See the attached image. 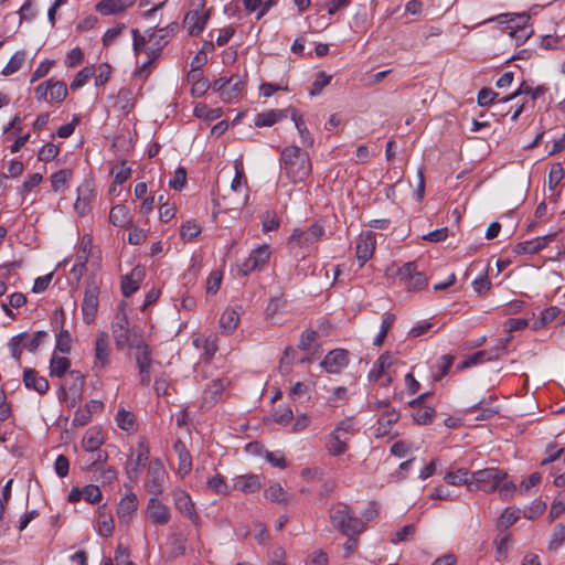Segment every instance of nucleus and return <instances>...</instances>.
<instances>
[{
	"label": "nucleus",
	"mask_w": 565,
	"mask_h": 565,
	"mask_svg": "<svg viewBox=\"0 0 565 565\" xmlns=\"http://www.w3.org/2000/svg\"><path fill=\"white\" fill-rule=\"evenodd\" d=\"M279 164L281 172L295 184L303 182L312 172L309 153L295 145L280 150Z\"/></svg>",
	"instance_id": "f257e3e1"
},
{
	"label": "nucleus",
	"mask_w": 565,
	"mask_h": 565,
	"mask_svg": "<svg viewBox=\"0 0 565 565\" xmlns=\"http://www.w3.org/2000/svg\"><path fill=\"white\" fill-rule=\"evenodd\" d=\"M329 519L333 529L345 536L360 535L365 530L363 520L355 516L353 510L343 502L331 507Z\"/></svg>",
	"instance_id": "f03ea898"
},
{
	"label": "nucleus",
	"mask_w": 565,
	"mask_h": 565,
	"mask_svg": "<svg viewBox=\"0 0 565 565\" xmlns=\"http://www.w3.org/2000/svg\"><path fill=\"white\" fill-rule=\"evenodd\" d=\"M497 21L500 24H508L509 35L513 38L516 43H524L533 33V29L529 25L530 15L526 13L522 14H509L502 13L493 18L484 20V23Z\"/></svg>",
	"instance_id": "7ed1b4c3"
},
{
	"label": "nucleus",
	"mask_w": 565,
	"mask_h": 565,
	"mask_svg": "<svg viewBox=\"0 0 565 565\" xmlns=\"http://www.w3.org/2000/svg\"><path fill=\"white\" fill-rule=\"evenodd\" d=\"M49 339V332L40 330L30 335L21 332L12 337L8 343L11 356L20 363L23 350L35 353L38 349Z\"/></svg>",
	"instance_id": "20e7f679"
},
{
	"label": "nucleus",
	"mask_w": 565,
	"mask_h": 565,
	"mask_svg": "<svg viewBox=\"0 0 565 565\" xmlns=\"http://www.w3.org/2000/svg\"><path fill=\"white\" fill-rule=\"evenodd\" d=\"M85 385V375L78 370H71L68 379L61 384L57 397L61 402L67 403L68 407H75L82 401Z\"/></svg>",
	"instance_id": "39448f33"
},
{
	"label": "nucleus",
	"mask_w": 565,
	"mask_h": 565,
	"mask_svg": "<svg viewBox=\"0 0 565 565\" xmlns=\"http://www.w3.org/2000/svg\"><path fill=\"white\" fill-rule=\"evenodd\" d=\"M472 490H480L484 493L497 491L508 473L497 467L484 468L471 473Z\"/></svg>",
	"instance_id": "423d86ee"
},
{
	"label": "nucleus",
	"mask_w": 565,
	"mask_h": 565,
	"mask_svg": "<svg viewBox=\"0 0 565 565\" xmlns=\"http://www.w3.org/2000/svg\"><path fill=\"white\" fill-rule=\"evenodd\" d=\"M394 275L412 290H422L428 284L426 275L417 270L415 262H408L397 267Z\"/></svg>",
	"instance_id": "0eeeda50"
},
{
	"label": "nucleus",
	"mask_w": 565,
	"mask_h": 565,
	"mask_svg": "<svg viewBox=\"0 0 565 565\" xmlns=\"http://www.w3.org/2000/svg\"><path fill=\"white\" fill-rule=\"evenodd\" d=\"M111 361V348L109 344L108 334L100 331L94 343V361L93 371L99 373L104 371Z\"/></svg>",
	"instance_id": "6e6552de"
},
{
	"label": "nucleus",
	"mask_w": 565,
	"mask_h": 565,
	"mask_svg": "<svg viewBox=\"0 0 565 565\" xmlns=\"http://www.w3.org/2000/svg\"><path fill=\"white\" fill-rule=\"evenodd\" d=\"M167 476L164 466L160 459L150 461L147 470L146 489L147 491L158 497L163 491V482Z\"/></svg>",
	"instance_id": "1a4fd4ad"
},
{
	"label": "nucleus",
	"mask_w": 565,
	"mask_h": 565,
	"mask_svg": "<svg viewBox=\"0 0 565 565\" xmlns=\"http://www.w3.org/2000/svg\"><path fill=\"white\" fill-rule=\"evenodd\" d=\"M172 498L175 509L185 518H188L192 524L199 525L201 519L196 513L195 504L192 501L190 494L186 491L178 488L173 490Z\"/></svg>",
	"instance_id": "9d476101"
},
{
	"label": "nucleus",
	"mask_w": 565,
	"mask_h": 565,
	"mask_svg": "<svg viewBox=\"0 0 565 565\" xmlns=\"http://www.w3.org/2000/svg\"><path fill=\"white\" fill-rule=\"evenodd\" d=\"M270 256L269 246L264 244L253 249L249 256L239 265V271L247 276L250 273L262 268Z\"/></svg>",
	"instance_id": "9b49d317"
},
{
	"label": "nucleus",
	"mask_w": 565,
	"mask_h": 565,
	"mask_svg": "<svg viewBox=\"0 0 565 565\" xmlns=\"http://www.w3.org/2000/svg\"><path fill=\"white\" fill-rule=\"evenodd\" d=\"M349 364V352L344 349L329 351L320 363V366L329 374H339Z\"/></svg>",
	"instance_id": "f8f14e48"
},
{
	"label": "nucleus",
	"mask_w": 565,
	"mask_h": 565,
	"mask_svg": "<svg viewBox=\"0 0 565 565\" xmlns=\"http://www.w3.org/2000/svg\"><path fill=\"white\" fill-rule=\"evenodd\" d=\"M111 332L115 340V344L117 349L121 350L130 343V331H129V321L127 315L124 310L119 309L116 315L113 326Z\"/></svg>",
	"instance_id": "ddd939ff"
},
{
	"label": "nucleus",
	"mask_w": 565,
	"mask_h": 565,
	"mask_svg": "<svg viewBox=\"0 0 565 565\" xmlns=\"http://www.w3.org/2000/svg\"><path fill=\"white\" fill-rule=\"evenodd\" d=\"M324 234V228L319 223L311 224L307 230H294L290 239L299 247H308L318 242Z\"/></svg>",
	"instance_id": "4468645a"
},
{
	"label": "nucleus",
	"mask_w": 565,
	"mask_h": 565,
	"mask_svg": "<svg viewBox=\"0 0 565 565\" xmlns=\"http://www.w3.org/2000/svg\"><path fill=\"white\" fill-rule=\"evenodd\" d=\"M99 290L96 286H87L84 291L82 301L83 320L86 324H90L96 317L98 309Z\"/></svg>",
	"instance_id": "2eb2a0df"
},
{
	"label": "nucleus",
	"mask_w": 565,
	"mask_h": 565,
	"mask_svg": "<svg viewBox=\"0 0 565 565\" xmlns=\"http://www.w3.org/2000/svg\"><path fill=\"white\" fill-rule=\"evenodd\" d=\"M146 512L149 520L156 525H166L170 522V508L154 495L149 499Z\"/></svg>",
	"instance_id": "dca6fc26"
},
{
	"label": "nucleus",
	"mask_w": 565,
	"mask_h": 565,
	"mask_svg": "<svg viewBox=\"0 0 565 565\" xmlns=\"http://www.w3.org/2000/svg\"><path fill=\"white\" fill-rule=\"evenodd\" d=\"M376 245L375 235L371 231H366L360 234L356 244V258L360 262V267H363L367 260H370L374 254Z\"/></svg>",
	"instance_id": "f3484780"
},
{
	"label": "nucleus",
	"mask_w": 565,
	"mask_h": 565,
	"mask_svg": "<svg viewBox=\"0 0 565 565\" xmlns=\"http://www.w3.org/2000/svg\"><path fill=\"white\" fill-rule=\"evenodd\" d=\"M211 10H192L185 14L184 26L188 29L189 34L192 36L199 35L205 28L210 17Z\"/></svg>",
	"instance_id": "a211bd4d"
},
{
	"label": "nucleus",
	"mask_w": 565,
	"mask_h": 565,
	"mask_svg": "<svg viewBox=\"0 0 565 565\" xmlns=\"http://www.w3.org/2000/svg\"><path fill=\"white\" fill-rule=\"evenodd\" d=\"M178 29L179 24L177 22H172L164 28L158 29L157 31L148 29L146 31V34L149 38V43L153 44L157 51H162V49L169 43L171 38L175 34Z\"/></svg>",
	"instance_id": "6ab92c4d"
},
{
	"label": "nucleus",
	"mask_w": 565,
	"mask_h": 565,
	"mask_svg": "<svg viewBox=\"0 0 565 565\" xmlns=\"http://www.w3.org/2000/svg\"><path fill=\"white\" fill-rule=\"evenodd\" d=\"M145 278V269L141 266H136L132 270L121 278L120 289L124 297L132 296L138 289L139 284Z\"/></svg>",
	"instance_id": "aec40b11"
},
{
	"label": "nucleus",
	"mask_w": 565,
	"mask_h": 565,
	"mask_svg": "<svg viewBox=\"0 0 565 565\" xmlns=\"http://www.w3.org/2000/svg\"><path fill=\"white\" fill-rule=\"evenodd\" d=\"M554 235L539 236L530 241L518 243L513 246V253L515 255H533L543 249L551 241Z\"/></svg>",
	"instance_id": "412c9836"
},
{
	"label": "nucleus",
	"mask_w": 565,
	"mask_h": 565,
	"mask_svg": "<svg viewBox=\"0 0 565 565\" xmlns=\"http://www.w3.org/2000/svg\"><path fill=\"white\" fill-rule=\"evenodd\" d=\"M23 383L28 390L35 391L40 395L47 393L50 388L49 381L31 367L23 370Z\"/></svg>",
	"instance_id": "4be33fe9"
},
{
	"label": "nucleus",
	"mask_w": 565,
	"mask_h": 565,
	"mask_svg": "<svg viewBox=\"0 0 565 565\" xmlns=\"http://www.w3.org/2000/svg\"><path fill=\"white\" fill-rule=\"evenodd\" d=\"M233 488L243 493H255L262 488V480L258 475H242L233 478Z\"/></svg>",
	"instance_id": "5701e85b"
},
{
	"label": "nucleus",
	"mask_w": 565,
	"mask_h": 565,
	"mask_svg": "<svg viewBox=\"0 0 565 565\" xmlns=\"http://www.w3.org/2000/svg\"><path fill=\"white\" fill-rule=\"evenodd\" d=\"M288 109H268L258 113L255 116L254 125L256 127H271L282 118L287 117Z\"/></svg>",
	"instance_id": "b1692460"
},
{
	"label": "nucleus",
	"mask_w": 565,
	"mask_h": 565,
	"mask_svg": "<svg viewBox=\"0 0 565 565\" xmlns=\"http://www.w3.org/2000/svg\"><path fill=\"white\" fill-rule=\"evenodd\" d=\"M138 509V499L135 493L125 495L117 508V515L122 522H129Z\"/></svg>",
	"instance_id": "393cba45"
},
{
	"label": "nucleus",
	"mask_w": 565,
	"mask_h": 565,
	"mask_svg": "<svg viewBox=\"0 0 565 565\" xmlns=\"http://www.w3.org/2000/svg\"><path fill=\"white\" fill-rule=\"evenodd\" d=\"M94 198L93 190L88 183L82 184L77 188V199L74 204L75 211L79 215H85L90 210V203Z\"/></svg>",
	"instance_id": "a878e982"
},
{
	"label": "nucleus",
	"mask_w": 565,
	"mask_h": 565,
	"mask_svg": "<svg viewBox=\"0 0 565 565\" xmlns=\"http://www.w3.org/2000/svg\"><path fill=\"white\" fill-rule=\"evenodd\" d=\"M173 449L178 454V458H179L178 472H179V475L184 477L188 473H190V471L192 469L191 454L186 449L184 443L180 439H178L173 443Z\"/></svg>",
	"instance_id": "bb28decb"
},
{
	"label": "nucleus",
	"mask_w": 565,
	"mask_h": 565,
	"mask_svg": "<svg viewBox=\"0 0 565 565\" xmlns=\"http://www.w3.org/2000/svg\"><path fill=\"white\" fill-rule=\"evenodd\" d=\"M71 367V360L66 356H60L56 352H53L50 359L49 374L51 377L62 379L68 372Z\"/></svg>",
	"instance_id": "cd10ccee"
},
{
	"label": "nucleus",
	"mask_w": 565,
	"mask_h": 565,
	"mask_svg": "<svg viewBox=\"0 0 565 565\" xmlns=\"http://www.w3.org/2000/svg\"><path fill=\"white\" fill-rule=\"evenodd\" d=\"M137 367L140 376V384L143 386H149L151 382V366L152 359L151 354L146 353H137L136 354Z\"/></svg>",
	"instance_id": "c85d7f7f"
},
{
	"label": "nucleus",
	"mask_w": 565,
	"mask_h": 565,
	"mask_svg": "<svg viewBox=\"0 0 565 565\" xmlns=\"http://www.w3.org/2000/svg\"><path fill=\"white\" fill-rule=\"evenodd\" d=\"M230 384L227 379H216L207 384L203 392L204 403L214 404L217 397L223 393L225 387Z\"/></svg>",
	"instance_id": "c756f323"
},
{
	"label": "nucleus",
	"mask_w": 565,
	"mask_h": 565,
	"mask_svg": "<svg viewBox=\"0 0 565 565\" xmlns=\"http://www.w3.org/2000/svg\"><path fill=\"white\" fill-rule=\"evenodd\" d=\"M264 495L267 500L284 505H287L292 499V495L289 494L278 482L270 484L265 490Z\"/></svg>",
	"instance_id": "7c9ffc66"
},
{
	"label": "nucleus",
	"mask_w": 565,
	"mask_h": 565,
	"mask_svg": "<svg viewBox=\"0 0 565 565\" xmlns=\"http://www.w3.org/2000/svg\"><path fill=\"white\" fill-rule=\"evenodd\" d=\"M393 364V355L390 352H384L380 355L369 372V380L371 382L379 381L384 374L385 370Z\"/></svg>",
	"instance_id": "2f4dec72"
},
{
	"label": "nucleus",
	"mask_w": 565,
	"mask_h": 565,
	"mask_svg": "<svg viewBox=\"0 0 565 565\" xmlns=\"http://www.w3.org/2000/svg\"><path fill=\"white\" fill-rule=\"evenodd\" d=\"M444 479L448 484L467 486L468 490H472L471 473L465 468L447 472Z\"/></svg>",
	"instance_id": "473e14b6"
},
{
	"label": "nucleus",
	"mask_w": 565,
	"mask_h": 565,
	"mask_svg": "<svg viewBox=\"0 0 565 565\" xmlns=\"http://www.w3.org/2000/svg\"><path fill=\"white\" fill-rule=\"evenodd\" d=\"M291 119L295 122V126L298 130L301 143L305 147H312L313 138L306 126L302 115L298 110L291 109Z\"/></svg>",
	"instance_id": "72a5a7b5"
},
{
	"label": "nucleus",
	"mask_w": 565,
	"mask_h": 565,
	"mask_svg": "<svg viewBox=\"0 0 565 565\" xmlns=\"http://www.w3.org/2000/svg\"><path fill=\"white\" fill-rule=\"evenodd\" d=\"M109 221L113 225L125 227L131 223L129 209L124 204H117L111 207Z\"/></svg>",
	"instance_id": "f704fd0d"
},
{
	"label": "nucleus",
	"mask_w": 565,
	"mask_h": 565,
	"mask_svg": "<svg viewBox=\"0 0 565 565\" xmlns=\"http://www.w3.org/2000/svg\"><path fill=\"white\" fill-rule=\"evenodd\" d=\"M245 82L241 78L239 75L231 76V84H228L225 92L222 93L221 99L223 102L230 103L238 98L245 89Z\"/></svg>",
	"instance_id": "c9c22d12"
},
{
	"label": "nucleus",
	"mask_w": 565,
	"mask_h": 565,
	"mask_svg": "<svg viewBox=\"0 0 565 565\" xmlns=\"http://www.w3.org/2000/svg\"><path fill=\"white\" fill-rule=\"evenodd\" d=\"M113 515L103 507L98 510L97 531L100 536L109 537L114 533Z\"/></svg>",
	"instance_id": "e433bc0d"
},
{
	"label": "nucleus",
	"mask_w": 565,
	"mask_h": 565,
	"mask_svg": "<svg viewBox=\"0 0 565 565\" xmlns=\"http://www.w3.org/2000/svg\"><path fill=\"white\" fill-rule=\"evenodd\" d=\"M348 437L342 438L333 433L327 437L326 448L331 456L339 457L348 450Z\"/></svg>",
	"instance_id": "4c0bfd02"
},
{
	"label": "nucleus",
	"mask_w": 565,
	"mask_h": 565,
	"mask_svg": "<svg viewBox=\"0 0 565 565\" xmlns=\"http://www.w3.org/2000/svg\"><path fill=\"white\" fill-rule=\"evenodd\" d=\"M129 6L124 0H100L96 10L103 15L118 14L125 11Z\"/></svg>",
	"instance_id": "58836bf2"
},
{
	"label": "nucleus",
	"mask_w": 565,
	"mask_h": 565,
	"mask_svg": "<svg viewBox=\"0 0 565 565\" xmlns=\"http://www.w3.org/2000/svg\"><path fill=\"white\" fill-rule=\"evenodd\" d=\"M239 322V313L236 309L227 308L220 318V327L225 333H232Z\"/></svg>",
	"instance_id": "ea45409f"
},
{
	"label": "nucleus",
	"mask_w": 565,
	"mask_h": 565,
	"mask_svg": "<svg viewBox=\"0 0 565 565\" xmlns=\"http://www.w3.org/2000/svg\"><path fill=\"white\" fill-rule=\"evenodd\" d=\"M399 419V413L393 408L390 407L387 409H384V412L379 417V431L383 435L388 434L391 427L393 424L397 423Z\"/></svg>",
	"instance_id": "a19ab883"
},
{
	"label": "nucleus",
	"mask_w": 565,
	"mask_h": 565,
	"mask_svg": "<svg viewBox=\"0 0 565 565\" xmlns=\"http://www.w3.org/2000/svg\"><path fill=\"white\" fill-rule=\"evenodd\" d=\"M104 438L100 431L95 429H89L83 438L82 445L84 450L89 452H95L103 445Z\"/></svg>",
	"instance_id": "79ce46f5"
},
{
	"label": "nucleus",
	"mask_w": 565,
	"mask_h": 565,
	"mask_svg": "<svg viewBox=\"0 0 565 565\" xmlns=\"http://www.w3.org/2000/svg\"><path fill=\"white\" fill-rule=\"evenodd\" d=\"M396 317L394 313L392 312H385L383 316H382V322H381V328H380V331L377 333V335L374 338L373 340V344L376 345V347H381L390 331V329L392 328L394 321H395Z\"/></svg>",
	"instance_id": "37998d69"
},
{
	"label": "nucleus",
	"mask_w": 565,
	"mask_h": 565,
	"mask_svg": "<svg viewBox=\"0 0 565 565\" xmlns=\"http://www.w3.org/2000/svg\"><path fill=\"white\" fill-rule=\"evenodd\" d=\"M455 361V356L450 354L441 355L435 364L436 371L433 373V379L435 381H440L444 376H446Z\"/></svg>",
	"instance_id": "c03bdc74"
},
{
	"label": "nucleus",
	"mask_w": 565,
	"mask_h": 565,
	"mask_svg": "<svg viewBox=\"0 0 565 565\" xmlns=\"http://www.w3.org/2000/svg\"><path fill=\"white\" fill-rule=\"evenodd\" d=\"M490 360H491L490 354L487 351L481 350V351L472 353L471 355L467 356L462 362H460L457 365V371H462V370L479 365V364L483 363L484 361H490Z\"/></svg>",
	"instance_id": "a18cd8bd"
},
{
	"label": "nucleus",
	"mask_w": 565,
	"mask_h": 565,
	"mask_svg": "<svg viewBox=\"0 0 565 565\" xmlns=\"http://www.w3.org/2000/svg\"><path fill=\"white\" fill-rule=\"evenodd\" d=\"M207 487L216 494L227 495L231 493V487L226 482V479L220 473L207 479Z\"/></svg>",
	"instance_id": "49530a36"
},
{
	"label": "nucleus",
	"mask_w": 565,
	"mask_h": 565,
	"mask_svg": "<svg viewBox=\"0 0 565 565\" xmlns=\"http://www.w3.org/2000/svg\"><path fill=\"white\" fill-rule=\"evenodd\" d=\"M519 510L513 508H507L498 520V530L505 531L512 526L519 520Z\"/></svg>",
	"instance_id": "de8ad7c7"
},
{
	"label": "nucleus",
	"mask_w": 565,
	"mask_h": 565,
	"mask_svg": "<svg viewBox=\"0 0 565 565\" xmlns=\"http://www.w3.org/2000/svg\"><path fill=\"white\" fill-rule=\"evenodd\" d=\"M24 61H25V52L24 51L15 52L11 56V58L9 60L7 65L3 67L2 72H1L2 75L9 76V75L17 73L22 67Z\"/></svg>",
	"instance_id": "09e8293b"
},
{
	"label": "nucleus",
	"mask_w": 565,
	"mask_h": 565,
	"mask_svg": "<svg viewBox=\"0 0 565 565\" xmlns=\"http://www.w3.org/2000/svg\"><path fill=\"white\" fill-rule=\"evenodd\" d=\"M67 96V86L62 81H53L50 84V99L53 103H62Z\"/></svg>",
	"instance_id": "8fccbe9b"
},
{
	"label": "nucleus",
	"mask_w": 565,
	"mask_h": 565,
	"mask_svg": "<svg viewBox=\"0 0 565 565\" xmlns=\"http://www.w3.org/2000/svg\"><path fill=\"white\" fill-rule=\"evenodd\" d=\"M72 349V338L68 332V330L62 329L56 334V341H55V350L54 352H60L63 354H67L71 352Z\"/></svg>",
	"instance_id": "3c124183"
},
{
	"label": "nucleus",
	"mask_w": 565,
	"mask_h": 565,
	"mask_svg": "<svg viewBox=\"0 0 565 565\" xmlns=\"http://www.w3.org/2000/svg\"><path fill=\"white\" fill-rule=\"evenodd\" d=\"M117 426L122 430H132L135 427V415L124 408L119 409L116 415Z\"/></svg>",
	"instance_id": "603ef678"
},
{
	"label": "nucleus",
	"mask_w": 565,
	"mask_h": 565,
	"mask_svg": "<svg viewBox=\"0 0 565 565\" xmlns=\"http://www.w3.org/2000/svg\"><path fill=\"white\" fill-rule=\"evenodd\" d=\"M72 177V171L68 169H62L51 175L52 189L55 192L63 190Z\"/></svg>",
	"instance_id": "864d4df0"
},
{
	"label": "nucleus",
	"mask_w": 565,
	"mask_h": 565,
	"mask_svg": "<svg viewBox=\"0 0 565 565\" xmlns=\"http://www.w3.org/2000/svg\"><path fill=\"white\" fill-rule=\"evenodd\" d=\"M354 425L355 420L353 417L344 418L340 420L334 429L331 431L338 436H341L342 438L352 436L354 434Z\"/></svg>",
	"instance_id": "5fc2aeb1"
},
{
	"label": "nucleus",
	"mask_w": 565,
	"mask_h": 565,
	"mask_svg": "<svg viewBox=\"0 0 565 565\" xmlns=\"http://www.w3.org/2000/svg\"><path fill=\"white\" fill-rule=\"evenodd\" d=\"M436 415V411L430 406L419 407L413 413L414 420L419 425L430 424Z\"/></svg>",
	"instance_id": "6e6d98bb"
},
{
	"label": "nucleus",
	"mask_w": 565,
	"mask_h": 565,
	"mask_svg": "<svg viewBox=\"0 0 565 565\" xmlns=\"http://www.w3.org/2000/svg\"><path fill=\"white\" fill-rule=\"evenodd\" d=\"M94 74H95L94 66L84 67L75 75L73 82L70 85L71 89L75 90V89L83 87Z\"/></svg>",
	"instance_id": "4d7b16f0"
},
{
	"label": "nucleus",
	"mask_w": 565,
	"mask_h": 565,
	"mask_svg": "<svg viewBox=\"0 0 565 565\" xmlns=\"http://www.w3.org/2000/svg\"><path fill=\"white\" fill-rule=\"evenodd\" d=\"M332 76L328 75L326 72L321 71L317 74L313 83L311 84L309 94L311 96L319 95L322 89L330 83Z\"/></svg>",
	"instance_id": "13d9d810"
},
{
	"label": "nucleus",
	"mask_w": 565,
	"mask_h": 565,
	"mask_svg": "<svg viewBox=\"0 0 565 565\" xmlns=\"http://www.w3.org/2000/svg\"><path fill=\"white\" fill-rule=\"evenodd\" d=\"M201 233V226L195 221H186L181 225L180 235L183 239L191 241Z\"/></svg>",
	"instance_id": "bf43d9fd"
},
{
	"label": "nucleus",
	"mask_w": 565,
	"mask_h": 565,
	"mask_svg": "<svg viewBox=\"0 0 565 565\" xmlns=\"http://www.w3.org/2000/svg\"><path fill=\"white\" fill-rule=\"evenodd\" d=\"M194 116L198 117V118H204L206 120H214V119H217L222 116V109L221 108H215V109H209L206 107V105H196L194 107Z\"/></svg>",
	"instance_id": "052dcab7"
},
{
	"label": "nucleus",
	"mask_w": 565,
	"mask_h": 565,
	"mask_svg": "<svg viewBox=\"0 0 565 565\" xmlns=\"http://www.w3.org/2000/svg\"><path fill=\"white\" fill-rule=\"evenodd\" d=\"M415 530L416 527L414 524H407L403 526L401 530L394 532L391 535L390 542L393 544H398L408 541L415 534Z\"/></svg>",
	"instance_id": "680f3d73"
},
{
	"label": "nucleus",
	"mask_w": 565,
	"mask_h": 565,
	"mask_svg": "<svg viewBox=\"0 0 565 565\" xmlns=\"http://www.w3.org/2000/svg\"><path fill=\"white\" fill-rule=\"evenodd\" d=\"M267 462H269L273 467L285 469L287 467V460L282 451H269L264 450L263 456Z\"/></svg>",
	"instance_id": "e2e57ef3"
},
{
	"label": "nucleus",
	"mask_w": 565,
	"mask_h": 565,
	"mask_svg": "<svg viewBox=\"0 0 565 565\" xmlns=\"http://www.w3.org/2000/svg\"><path fill=\"white\" fill-rule=\"evenodd\" d=\"M111 174H114V183L120 185L130 178L131 169L127 166L126 161H121L118 167L111 170Z\"/></svg>",
	"instance_id": "0e129e2a"
},
{
	"label": "nucleus",
	"mask_w": 565,
	"mask_h": 565,
	"mask_svg": "<svg viewBox=\"0 0 565 565\" xmlns=\"http://www.w3.org/2000/svg\"><path fill=\"white\" fill-rule=\"evenodd\" d=\"M565 542V524H557L548 543L550 550H557Z\"/></svg>",
	"instance_id": "69168bd1"
},
{
	"label": "nucleus",
	"mask_w": 565,
	"mask_h": 565,
	"mask_svg": "<svg viewBox=\"0 0 565 565\" xmlns=\"http://www.w3.org/2000/svg\"><path fill=\"white\" fill-rule=\"evenodd\" d=\"M318 337L317 331L312 329L305 330L301 335L298 343V348L302 351H309L312 347V344L316 342Z\"/></svg>",
	"instance_id": "338daca9"
},
{
	"label": "nucleus",
	"mask_w": 565,
	"mask_h": 565,
	"mask_svg": "<svg viewBox=\"0 0 565 565\" xmlns=\"http://www.w3.org/2000/svg\"><path fill=\"white\" fill-rule=\"evenodd\" d=\"M563 512H565V490L561 491L553 501L550 518L552 520L557 519Z\"/></svg>",
	"instance_id": "774afa93"
}]
</instances>
